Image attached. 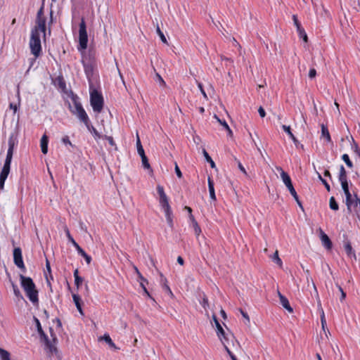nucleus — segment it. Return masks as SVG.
Masks as SVG:
<instances>
[{"label": "nucleus", "instance_id": "f257e3e1", "mask_svg": "<svg viewBox=\"0 0 360 360\" xmlns=\"http://www.w3.org/2000/svg\"><path fill=\"white\" fill-rule=\"evenodd\" d=\"M20 280L22 288L26 293V295L29 298L30 301L34 304H38V291L36 289V286L33 280L30 277L25 276L22 274H20Z\"/></svg>", "mask_w": 360, "mask_h": 360}, {"label": "nucleus", "instance_id": "f03ea898", "mask_svg": "<svg viewBox=\"0 0 360 360\" xmlns=\"http://www.w3.org/2000/svg\"><path fill=\"white\" fill-rule=\"evenodd\" d=\"M276 169L280 172L281 177L284 183V184L288 188L292 196L294 198L295 200L297 203L298 206L303 210V206L302 205L301 201L299 199V197L297 194V192L292 185L291 179L288 174L285 172L281 167H276Z\"/></svg>", "mask_w": 360, "mask_h": 360}, {"label": "nucleus", "instance_id": "7ed1b4c3", "mask_svg": "<svg viewBox=\"0 0 360 360\" xmlns=\"http://www.w3.org/2000/svg\"><path fill=\"white\" fill-rule=\"evenodd\" d=\"M30 47L31 53L35 58H38L41 52V45L40 40V34L37 30H32L30 41Z\"/></svg>", "mask_w": 360, "mask_h": 360}, {"label": "nucleus", "instance_id": "20e7f679", "mask_svg": "<svg viewBox=\"0 0 360 360\" xmlns=\"http://www.w3.org/2000/svg\"><path fill=\"white\" fill-rule=\"evenodd\" d=\"M90 103L94 112H101L103 108V98L96 90H94L91 92Z\"/></svg>", "mask_w": 360, "mask_h": 360}, {"label": "nucleus", "instance_id": "39448f33", "mask_svg": "<svg viewBox=\"0 0 360 360\" xmlns=\"http://www.w3.org/2000/svg\"><path fill=\"white\" fill-rule=\"evenodd\" d=\"M88 35L86 32V25L84 18H82L79 30V49H86L87 48Z\"/></svg>", "mask_w": 360, "mask_h": 360}, {"label": "nucleus", "instance_id": "423d86ee", "mask_svg": "<svg viewBox=\"0 0 360 360\" xmlns=\"http://www.w3.org/2000/svg\"><path fill=\"white\" fill-rule=\"evenodd\" d=\"M65 232L66 236L69 240V241L75 246L77 249L78 253L82 256L86 260V263L89 264L91 262V257L89 255H87L85 251L78 245V243L75 240V239L71 236L70 231L67 226L65 227Z\"/></svg>", "mask_w": 360, "mask_h": 360}, {"label": "nucleus", "instance_id": "0eeeda50", "mask_svg": "<svg viewBox=\"0 0 360 360\" xmlns=\"http://www.w3.org/2000/svg\"><path fill=\"white\" fill-rule=\"evenodd\" d=\"M36 26L32 30H37L38 33L40 32L45 34L46 31V18L44 17V8L41 6L37 12Z\"/></svg>", "mask_w": 360, "mask_h": 360}, {"label": "nucleus", "instance_id": "6e6552de", "mask_svg": "<svg viewBox=\"0 0 360 360\" xmlns=\"http://www.w3.org/2000/svg\"><path fill=\"white\" fill-rule=\"evenodd\" d=\"M219 339L223 344L226 351L230 350L229 347L231 345H233L235 340V337L231 333H226L224 330V335H221V336H218Z\"/></svg>", "mask_w": 360, "mask_h": 360}, {"label": "nucleus", "instance_id": "1a4fd4ad", "mask_svg": "<svg viewBox=\"0 0 360 360\" xmlns=\"http://www.w3.org/2000/svg\"><path fill=\"white\" fill-rule=\"evenodd\" d=\"M13 262L14 264L23 272L25 271V266L23 262L22 250L20 248H15L13 250Z\"/></svg>", "mask_w": 360, "mask_h": 360}, {"label": "nucleus", "instance_id": "9d476101", "mask_svg": "<svg viewBox=\"0 0 360 360\" xmlns=\"http://www.w3.org/2000/svg\"><path fill=\"white\" fill-rule=\"evenodd\" d=\"M344 237V248L346 251V253L348 257L350 258H354V259H356V254L354 250H353L350 241L347 239V236L346 234L343 235Z\"/></svg>", "mask_w": 360, "mask_h": 360}, {"label": "nucleus", "instance_id": "9b49d317", "mask_svg": "<svg viewBox=\"0 0 360 360\" xmlns=\"http://www.w3.org/2000/svg\"><path fill=\"white\" fill-rule=\"evenodd\" d=\"M75 115L85 124L88 129H90V120L84 108L80 109Z\"/></svg>", "mask_w": 360, "mask_h": 360}, {"label": "nucleus", "instance_id": "f8f14e48", "mask_svg": "<svg viewBox=\"0 0 360 360\" xmlns=\"http://www.w3.org/2000/svg\"><path fill=\"white\" fill-rule=\"evenodd\" d=\"M157 191L160 196V200H159L160 205L162 206V205L169 204V199H168L166 193H165L163 186H162L160 185H158Z\"/></svg>", "mask_w": 360, "mask_h": 360}, {"label": "nucleus", "instance_id": "ddd939ff", "mask_svg": "<svg viewBox=\"0 0 360 360\" xmlns=\"http://www.w3.org/2000/svg\"><path fill=\"white\" fill-rule=\"evenodd\" d=\"M320 238L323 245L328 250L332 248V242L329 237L320 229Z\"/></svg>", "mask_w": 360, "mask_h": 360}, {"label": "nucleus", "instance_id": "4468645a", "mask_svg": "<svg viewBox=\"0 0 360 360\" xmlns=\"http://www.w3.org/2000/svg\"><path fill=\"white\" fill-rule=\"evenodd\" d=\"M278 295L280 299L281 304L290 313L293 312V309L291 307L288 300L279 291L278 292Z\"/></svg>", "mask_w": 360, "mask_h": 360}, {"label": "nucleus", "instance_id": "2eb2a0df", "mask_svg": "<svg viewBox=\"0 0 360 360\" xmlns=\"http://www.w3.org/2000/svg\"><path fill=\"white\" fill-rule=\"evenodd\" d=\"M34 321L36 323L37 330L40 335L41 339L43 340H48V336L45 334L44 331L43 330L39 320L37 317L34 316Z\"/></svg>", "mask_w": 360, "mask_h": 360}, {"label": "nucleus", "instance_id": "dca6fc26", "mask_svg": "<svg viewBox=\"0 0 360 360\" xmlns=\"http://www.w3.org/2000/svg\"><path fill=\"white\" fill-rule=\"evenodd\" d=\"M48 142H49L48 136L46 134L43 135V136L41 139L40 145H41V152L44 154H46L48 152Z\"/></svg>", "mask_w": 360, "mask_h": 360}, {"label": "nucleus", "instance_id": "f3484780", "mask_svg": "<svg viewBox=\"0 0 360 360\" xmlns=\"http://www.w3.org/2000/svg\"><path fill=\"white\" fill-rule=\"evenodd\" d=\"M212 319L214 322V324H215V326L217 328L216 333H217V336H221V335H224V329H223L222 326H221V324L219 323L216 315H214V314L212 315Z\"/></svg>", "mask_w": 360, "mask_h": 360}, {"label": "nucleus", "instance_id": "a211bd4d", "mask_svg": "<svg viewBox=\"0 0 360 360\" xmlns=\"http://www.w3.org/2000/svg\"><path fill=\"white\" fill-rule=\"evenodd\" d=\"M321 137L326 139L327 142H331V137L329 133V131L328 129L327 126H326L324 124H322L321 125Z\"/></svg>", "mask_w": 360, "mask_h": 360}, {"label": "nucleus", "instance_id": "6ab92c4d", "mask_svg": "<svg viewBox=\"0 0 360 360\" xmlns=\"http://www.w3.org/2000/svg\"><path fill=\"white\" fill-rule=\"evenodd\" d=\"M99 340H104L109 345V347H111V348H113L115 349H118L116 347V345H115V343L112 342L111 338L110 337V335L108 334H104L103 336L99 338Z\"/></svg>", "mask_w": 360, "mask_h": 360}, {"label": "nucleus", "instance_id": "aec40b11", "mask_svg": "<svg viewBox=\"0 0 360 360\" xmlns=\"http://www.w3.org/2000/svg\"><path fill=\"white\" fill-rule=\"evenodd\" d=\"M72 298H73V301H74V302L75 304V306H76L77 310L79 311V312L82 315H84V313H83V311H82V306H81V298H80V297L78 295L73 294L72 295Z\"/></svg>", "mask_w": 360, "mask_h": 360}, {"label": "nucleus", "instance_id": "412c9836", "mask_svg": "<svg viewBox=\"0 0 360 360\" xmlns=\"http://www.w3.org/2000/svg\"><path fill=\"white\" fill-rule=\"evenodd\" d=\"M85 74L89 79L92 77L94 68L91 63H84Z\"/></svg>", "mask_w": 360, "mask_h": 360}, {"label": "nucleus", "instance_id": "4be33fe9", "mask_svg": "<svg viewBox=\"0 0 360 360\" xmlns=\"http://www.w3.org/2000/svg\"><path fill=\"white\" fill-rule=\"evenodd\" d=\"M208 188H209L210 198L212 200H216V195H215L214 188V182L211 179L210 177H208Z\"/></svg>", "mask_w": 360, "mask_h": 360}, {"label": "nucleus", "instance_id": "5701e85b", "mask_svg": "<svg viewBox=\"0 0 360 360\" xmlns=\"http://www.w3.org/2000/svg\"><path fill=\"white\" fill-rule=\"evenodd\" d=\"M82 108H83L82 104L76 100H73V106L70 105V110L73 115L77 113Z\"/></svg>", "mask_w": 360, "mask_h": 360}, {"label": "nucleus", "instance_id": "b1692460", "mask_svg": "<svg viewBox=\"0 0 360 360\" xmlns=\"http://www.w3.org/2000/svg\"><path fill=\"white\" fill-rule=\"evenodd\" d=\"M318 306H319V310L321 312V326H322L323 329L325 330V327L326 326V320L325 318L324 311H323V308L321 307L320 300H319V301H318Z\"/></svg>", "mask_w": 360, "mask_h": 360}, {"label": "nucleus", "instance_id": "393cba45", "mask_svg": "<svg viewBox=\"0 0 360 360\" xmlns=\"http://www.w3.org/2000/svg\"><path fill=\"white\" fill-rule=\"evenodd\" d=\"M282 128L289 135L290 138L292 140V141L295 143H296L297 142V139L295 138L294 134L291 132L290 126L283 125Z\"/></svg>", "mask_w": 360, "mask_h": 360}, {"label": "nucleus", "instance_id": "a878e982", "mask_svg": "<svg viewBox=\"0 0 360 360\" xmlns=\"http://www.w3.org/2000/svg\"><path fill=\"white\" fill-rule=\"evenodd\" d=\"M347 179V172L343 165H340V172H339V181H346Z\"/></svg>", "mask_w": 360, "mask_h": 360}, {"label": "nucleus", "instance_id": "bb28decb", "mask_svg": "<svg viewBox=\"0 0 360 360\" xmlns=\"http://www.w3.org/2000/svg\"><path fill=\"white\" fill-rule=\"evenodd\" d=\"M141 162H142L143 167L145 169H150V172H153V169H151V167L148 162V158L146 157V154L141 155Z\"/></svg>", "mask_w": 360, "mask_h": 360}, {"label": "nucleus", "instance_id": "cd10ccee", "mask_svg": "<svg viewBox=\"0 0 360 360\" xmlns=\"http://www.w3.org/2000/svg\"><path fill=\"white\" fill-rule=\"evenodd\" d=\"M136 147H137V152L140 156L145 154L143 148L141 145V141H140V139H139L138 134H137V139H136Z\"/></svg>", "mask_w": 360, "mask_h": 360}, {"label": "nucleus", "instance_id": "c85d7f7f", "mask_svg": "<svg viewBox=\"0 0 360 360\" xmlns=\"http://www.w3.org/2000/svg\"><path fill=\"white\" fill-rule=\"evenodd\" d=\"M45 342L46 346L49 349V351L51 354H53L54 352H57L56 347L51 342L49 339L48 338V340H44Z\"/></svg>", "mask_w": 360, "mask_h": 360}, {"label": "nucleus", "instance_id": "c756f323", "mask_svg": "<svg viewBox=\"0 0 360 360\" xmlns=\"http://www.w3.org/2000/svg\"><path fill=\"white\" fill-rule=\"evenodd\" d=\"M329 205H330V208L333 210L336 211L339 209L338 204L336 202L335 198L333 196L330 197V198Z\"/></svg>", "mask_w": 360, "mask_h": 360}, {"label": "nucleus", "instance_id": "7c9ffc66", "mask_svg": "<svg viewBox=\"0 0 360 360\" xmlns=\"http://www.w3.org/2000/svg\"><path fill=\"white\" fill-rule=\"evenodd\" d=\"M306 278H307V282L308 285H309L310 283L312 285L313 288H314V292L316 294L317 300H320L319 299V293H318V290H317V288L316 287V285H315L314 281L312 280V278L310 276H307Z\"/></svg>", "mask_w": 360, "mask_h": 360}, {"label": "nucleus", "instance_id": "2f4dec72", "mask_svg": "<svg viewBox=\"0 0 360 360\" xmlns=\"http://www.w3.org/2000/svg\"><path fill=\"white\" fill-rule=\"evenodd\" d=\"M160 207L164 210V212L165 213V217H170V216H173L172 211V209H171V207H170L169 204L165 205H162V206H160Z\"/></svg>", "mask_w": 360, "mask_h": 360}, {"label": "nucleus", "instance_id": "473e14b6", "mask_svg": "<svg viewBox=\"0 0 360 360\" xmlns=\"http://www.w3.org/2000/svg\"><path fill=\"white\" fill-rule=\"evenodd\" d=\"M271 259H272L273 262L276 263L279 266H282L283 263H282V261H281V258L278 256V250H276L274 252V254L271 256Z\"/></svg>", "mask_w": 360, "mask_h": 360}, {"label": "nucleus", "instance_id": "72a5a7b5", "mask_svg": "<svg viewBox=\"0 0 360 360\" xmlns=\"http://www.w3.org/2000/svg\"><path fill=\"white\" fill-rule=\"evenodd\" d=\"M203 155H204V157L206 159V160L210 164V166L212 168H214L215 167V163L212 160V159L211 158V157L209 155L208 153L206 151L205 149H203Z\"/></svg>", "mask_w": 360, "mask_h": 360}, {"label": "nucleus", "instance_id": "f704fd0d", "mask_svg": "<svg viewBox=\"0 0 360 360\" xmlns=\"http://www.w3.org/2000/svg\"><path fill=\"white\" fill-rule=\"evenodd\" d=\"M0 356L1 360H11L10 353L1 348H0Z\"/></svg>", "mask_w": 360, "mask_h": 360}, {"label": "nucleus", "instance_id": "c9c22d12", "mask_svg": "<svg viewBox=\"0 0 360 360\" xmlns=\"http://www.w3.org/2000/svg\"><path fill=\"white\" fill-rule=\"evenodd\" d=\"M156 32H157L158 34L159 35L161 41L164 44H167V39H166L165 36L164 35L163 32L161 31L158 25H157V26H156Z\"/></svg>", "mask_w": 360, "mask_h": 360}, {"label": "nucleus", "instance_id": "e433bc0d", "mask_svg": "<svg viewBox=\"0 0 360 360\" xmlns=\"http://www.w3.org/2000/svg\"><path fill=\"white\" fill-rule=\"evenodd\" d=\"M342 159L349 167L352 168L353 167V163L347 154L342 155Z\"/></svg>", "mask_w": 360, "mask_h": 360}, {"label": "nucleus", "instance_id": "4c0bfd02", "mask_svg": "<svg viewBox=\"0 0 360 360\" xmlns=\"http://www.w3.org/2000/svg\"><path fill=\"white\" fill-rule=\"evenodd\" d=\"M8 145H9V147H8V149L7 151L6 158H12L13 153V143L12 142L11 140L9 141Z\"/></svg>", "mask_w": 360, "mask_h": 360}, {"label": "nucleus", "instance_id": "58836bf2", "mask_svg": "<svg viewBox=\"0 0 360 360\" xmlns=\"http://www.w3.org/2000/svg\"><path fill=\"white\" fill-rule=\"evenodd\" d=\"M10 168L11 167L4 165L0 176L7 178L10 172Z\"/></svg>", "mask_w": 360, "mask_h": 360}, {"label": "nucleus", "instance_id": "ea45409f", "mask_svg": "<svg viewBox=\"0 0 360 360\" xmlns=\"http://www.w3.org/2000/svg\"><path fill=\"white\" fill-rule=\"evenodd\" d=\"M200 304L205 310H207V308H209L208 299L205 294H203V297L202 298Z\"/></svg>", "mask_w": 360, "mask_h": 360}, {"label": "nucleus", "instance_id": "a19ab883", "mask_svg": "<svg viewBox=\"0 0 360 360\" xmlns=\"http://www.w3.org/2000/svg\"><path fill=\"white\" fill-rule=\"evenodd\" d=\"M317 175H318V178H319V180L322 182V184L325 186V187H326V190H327L328 191H330V185H329V184H328V182L326 181V179H324L319 172H317Z\"/></svg>", "mask_w": 360, "mask_h": 360}, {"label": "nucleus", "instance_id": "79ce46f5", "mask_svg": "<svg viewBox=\"0 0 360 360\" xmlns=\"http://www.w3.org/2000/svg\"><path fill=\"white\" fill-rule=\"evenodd\" d=\"M193 226L195 234L196 237L198 238L200 236V233H201V229L199 226V225H198L197 221H195V223L193 224Z\"/></svg>", "mask_w": 360, "mask_h": 360}, {"label": "nucleus", "instance_id": "37998d69", "mask_svg": "<svg viewBox=\"0 0 360 360\" xmlns=\"http://www.w3.org/2000/svg\"><path fill=\"white\" fill-rule=\"evenodd\" d=\"M88 130L91 132V134L94 135V136L96 139L101 138L100 134L92 125L90 124V129H88Z\"/></svg>", "mask_w": 360, "mask_h": 360}, {"label": "nucleus", "instance_id": "c03bdc74", "mask_svg": "<svg viewBox=\"0 0 360 360\" xmlns=\"http://www.w3.org/2000/svg\"><path fill=\"white\" fill-rule=\"evenodd\" d=\"M297 31L299 32L300 37L302 38L305 42H307L308 37L304 30L302 27H301L300 30H297Z\"/></svg>", "mask_w": 360, "mask_h": 360}, {"label": "nucleus", "instance_id": "a18cd8bd", "mask_svg": "<svg viewBox=\"0 0 360 360\" xmlns=\"http://www.w3.org/2000/svg\"><path fill=\"white\" fill-rule=\"evenodd\" d=\"M353 140V145L352 146V148L354 149V153L359 156L360 158V149L358 146V144L354 141V139Z\"/></svg>", "mask_w": 360, "mask_h": 360}, {"label": "nucleus", "instance_id": "49530a36", "mask_svg": "<svg viewBox=\"0 0 360 360\" xmlns=\"http://www.w3.org/2000/svg\"><path fill=\"white\" fill-rule=\"evenodd\" d=\"M162 288L165 290H166L171 296H173V293L169 287V285L167 284V279L164 278V283L162 285Z\"/></svg>", "mask_w": 360, "mask_h": 360}, {"label": "nucleus", "instance_id": "de8ad7c7", "mask_svg": "<svg viewBox=\"0 0 360 360\" xmlns=\"http://www.w3.org/2000/svg\"><path fill=\"white\" fill-rule=\"evenodd\" d=\"M340 183H341L342 188L344 193L349 191L347 180L342 181H340Z\"/></svg>", "mask_w": 360, "mask_h": 360}, {"label": "nucleus", "instance_id": "09e8293b", "mask_svg": "<svg viewBox=\"0 0 360 360\" xmlns=\"http://www.w3.org/2000/svg\"><path fill=\"white\" fill-rule=\"evenodd\" d=\"M214 117L217 120V122L224 127V129L228 126V124L227 122L225 121V120H221V119H219V117L217 115H214Z\"/></svg>", "mask_w": 360, "mask_h": 360}, {"label": "nucleus", "instance_id": "8fccbe9b", "mask_svg": "<svg viewBox=\"0 0 360 360\" xmlns=\"http://www.w3.org/2000/svg\"><path fill=\"white\" fill-rule=\"evenodd\" d=\"M345 195L346 196V205H347V207H349L350 206L349 205L350 200H351V198H352V196L349 191L345 193Z\"/></svg>", "mask_w": 360, "mask_h": 360}, {"label": "nucleus", "instance_id": "3c124183", "mask_svg": "<svg viewBox=\"0 0 360 360\" xmlns=\"http://www.w3.org/2000/svg\"><path fill=\"white\" fill-rule=\"evenodd\" d=\"M292 19H293V21H294V24H295V25L297 27V30H300L302 26H301V24L300 23V22L298 21V19H297V16L295 15H294L292 16Z\"/></svg>", "mask_w": 360, "mask_h": 360}, {"label": "nucleus", "instance_id": "603ef678", "mask_svg": "<svg viewBox=\"0 0 360 360\" xmlns=\"http://www.w3.org/2000/svg\"><path fill=\"white\" fill-rule=\"evenodd\" d=\"M198 86L200 91V92L202 93V96H204V98H205L206 99L207 98V96L203 89V86H202V84L200 82L198 83Z\"/></svg>", "mask_w": 360, "mask_h": 360}, {"label": "nucleus", "instance_id": "864d4df0", "mask_svg": "<svg viewBox=\"0 0 360 360\" xmlns=\"http://www.w3.org/2000/svg\"><path fill=\"white\" fill-rule=\"evenodd\" d=\"M337 286H338V290H340V294H341L340 300L342 301L346 297V293L344 292L343 289L342 288V287L340 285H337Z\"/></svg>", "mask_w": 360, "mask_h": 360}, {"label": "nucleus", "instance_id": "5fc2aeb1", "mask_svg": "<svg viewBox=\"0 0 360 360\" xmlns=\"http://www.w3.org/2000/svg\"><path fill=\"white\" fill-rule=\"evenodd\" d=\"M175 173L179 178L182 177V173H181L179 166L177 165L176 162H175Z\"/></svg>", "mask_w": 360, "mask_h": 360}, {"label": "nucleus", "instance_id": "6e6d98bb", "mask_svg": "<svg viewBox=\"0 0 360 360\" xmlns=\"http://www.w3.org/2000/svg\"><path fill=\"white\" fill-rule=\"evenodd\" d=\"M316 70L314 68L310 69V70L309 72V77L310 79H313L316 77Z\"/></svg>", "mask_w": 360, "mask_h": 360}, {"label": "nucleus", "instance_id": "4d7b16f0", "mask_svg": "<svg viewBox=\"0 0 360 360\" xmlns=\"http://www.w3.org/2000/svg\"><path fill=\"white\" fill-rule=\"evenodd\" d=\"M62 142L65 144H68L71 146H73L68 136H65L64 137L62 138Z\"/></svg>", "mask_w": 360, "mask_h": 360}, {"label": "nucleus", "instance_id": "13d9d810", "mask_svg": "<svg viewBox=\"0 0 360 360\" xmlns=\"http://www.w3.org/2000/svg\"><path fill=\"white\" fill-rule=\"evenodd\" d=\"M166 219H167V222L169 226L171 229H173V227H174V222H173V219H172V216L166 217Z\"/></svg>", "mask_w": 360, "mask_h": 360}, {"label": "nucleus", "instance_id": "bf43d9fd", "mask_svg": "<svg viewBox=\"0 0 360 360\" xmlns=\"http://www.w3.org/2000/svg\"><path fill=\"white\" fill-rule=\"evenodd\" d=\"M134 270L136 271V273L137 274L139 278L142 281H144V282H147L146 279L144 278L143 277V276L141 275V274L140 273V271H139L138 268L136 266H134Z\"/></svg>", "mask_w": 360, "mask_h": 360}, {"label": "nucleus", "instance_id": "052dcab7", "mask_svg": "<svg viewBox=\"0 0 360 360\" xmlns=\"http://www.w3.org/2000/svg\"><path fill=\"white\" fill-rule=\"evenodd\" d=\"M156 77L158 79V81L160 82V84L162 86H166V83L164 81V79H162V77L158 74V73H156Z\"/></svg>", "mask_w": 360, "mask_h": 360}, {"label": "nucleus", "instance_id": "680f3d73", "mask_svg": "<svg viewBox=\"0 0 360 360\" xmlns=\"http://www.w3.org/2000/svg\"><path fill=\"white\" fill-rule=\"evenodd\" d=\"M105 139L108 140L110 146H113L115 145L113 138L112 136H105Z\"/></svg>", "mask_w": 360, "mask_h": 360}, {"label": "nucleus", "instance_id": "e2e57ef3", "mask_svg": "<svg viewBox=\"0 0 360 360\" xmlns=\"http://www.w3.org/2000/svg\"><path fill=\"white\" fill-rule=\"evenodd\" d=\"M239 310L241 315L247 320L248 323H250V317L248 314L246 312H245L242 309H240Z\"/></svg>", "mask_w": 360, "mask_h": 360}, {"label": "nucleus", "instance_id": "0e129e2a", "mask_svg": "<svg viewBox=\"0 0 360 360\" xmlns=\"http://www.w3.org/2000/svg\"><path fill=\"white\" fill-rule=\"evenodd\" d=\"M354 200L355 199H353L352 198H351V200H350V202H349V207H347V211L349 213H351L352 212V207L354 206Z\"/></svg>", "mask_w": 360, "mask_h": 360}, {"label": "nucleus", "instance_id": "69168bd1", "mask_svg": "<svg viewBox=\"0 0 360 360\" xmlns=\"http://www.w3.org/2000/svg\"><path fill=\"white\" fill-rule=\"evenodd\" d=\"M258 112H259V114L261 117H264L265 115H266L265 110H264V109L262 106H260L259 108Z\"/></svg>", "mask_w": 360, "mask_h": 360}, {"label": "nucleus", "instance_id": "338daca9", "mask_svg": "<svg viewBox=\"0 0 360 360\" xmlns=\"http://www.w3.org/2000/svg\"><path fill=\"white\" fill-rule=\"evenodd\" d=\"M13 292H14V294L15 296L18 297V296H20V292L19 290V289L18 288V287L13 284Z\"/></svg>", "mask_w": 360, "mask_h": 360}, {"label": "nucleus", "instance_id": "774afa93", "mask_svg": "<svg viewBox=\"0 0 360 360\" xmlns=\"http://www.w3.org/2000/svg\"><path fill=\"white\" fill-rule=\"evenodd\" d=\"M82 277L75 278V284L77 288H79V285L82 283Z\"/></svg>", "mask_w": 360, "mask_h": 360}]
</instances>
